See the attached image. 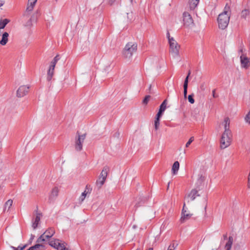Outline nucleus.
Here are the masks:
<instances>
[{
    "mask_svg": "<svg viewBox=\"0 0 250 250\" xmlns=\"http://www.w3.org/2000/svg\"><path fill=\"white\" fill-rule=\"evenodd\" d=\"M29 87L26 85L20 86L17 91V95L18 97H22L26 95L29 92Z\"/></svg>",
    "mask_w": 250,
    "mask_h": 250,
    "instance_id": "nucleus-12",
    "label": "nucleus"
},
{
    "mask_svg": "<svg viewBox=\"0 0 250 250\" xmlns=\"http://www.w3.org/2000/svg\"><path fill=\"white\" fill-rule=\"evenodd\" d=\"M230 16L226 14H220L219 15L217 21L219 28L225 29L228 25Z\"/></svg>",
    "mask_w": 250,
    "mask_h": 250,
    "instance_id": "nucleus-2",
    "label": "nucleus"
},
{
    "mask_svg": "<svg viewBox=\"0 0 250 250\" xmlns=\"http://www.w3.org/2000/svg\"><path fill=\"white\" fill-rule=\"evenodd\" d=\"M212 94H213V97L215 98L216 96H215V90H213V91H212Z\"/></svg>",
    "mask_w": 250,
    "mask_h": 250,
    "instance_id": "nucleus-53",
    "label": "nucleus"
},
{
    "mask_svg": "<svg viewBox=\"0 0 250 250\" xmlns=\"http://www.w3.org/2000/svg\"><path fill=\"white\" fill-rule=\"evenodd\" d=\"M230 7L227 4L225 7L224 12L222 13L221 14H226L229 15V16H230V11H229Z\"/></svg>",
    "mask_w": 250,
    "mask_h": 250,
    "instance_id": "nucleus-28",
    "label": "nucleus"
},
{
    "mask_svg": "<svg viewBox=\"0 0 250 250\" xmlns=\"http://www.w3.org/2000/svg\"><path fill=\"white\" fill-rule=\"evenodd\" d=\"M183 22L184 25L186 26H189L193 23V20L188 13H183Z\"/></svg>",
    "mask_w": 250,
    "mask_h": 250,
    "instance_id": "nucleus-11",
    "label": "nucleus"
},
{
    "mask_svg": "<svg viewBox=\"0 0 250 250\" xmlns=\"http://www.w3.org/2000/svg\"><path fill=\"white\" fill-rule=\"evenodd\" d=\"M169 249H170V250H175V249H174V248H172V246H171V245H170L169 246V247H168V249H167V250H169Z\"/></svg>",
    "mask_w": 250,
    "mask_h": 250,
    "instance_id": "nucleus-49",
    "label": "nucleus"
},
{
    "mask_svg": "<svg viewBox=\"0 0 250 250\" xmlns=\"http://www.w3.org/2000/svg\"><path fill=\"white\" fill-rule=\"evenodd\" d=\"M171 246H172V248L175 249L176 248V247L177 246V244H175V243H171Z\"/></svg>",
    "mask_w": 250,
    "mask_h": 250,
    "instance_id": "nucleus-44",
    "label": "nucleus"
},
{
    "mask_svg": "<svg viewBox=\"0 0 250 250\" xmlns=\"http://www.w3.org/2000/svg\"><path fill=\"white\" fill-rule=\"evenodd\" d=\"M188 89H184V96L185 98H187Z\"/></svg>",
    "mask_w": 250,
    "mask_h": 250,
    "instance_id": "nucleus-43",
    "label": "nucleus"
},
{
    "mask_svg": "<svg viewBox=\"0 0 250 250\" xmlns=\"http://www.w3.org/2000/svg\"><path fill=\"white\" fill-rule=\"evenodd\" d=\"M41 216L42 214L41 213L37 212L36 217L33 220L32 227L34 229L37 228L40 221Z\"/></svg>",
    "mask_w": 250,
    "mask_h": 250,
    "instance_id": "nucleus-18",
    "label": "nucleus"
},
{
    "mask_svg": "<svg viewBox=\"0 0 250 250\" xmlns=\"http://www.w3.org/2000/svg\"><path fill=\"white\" fill-rule=\"evenodd\" d=\"M162 116L159 115H156V117L154 121V127L155 130H157L159 128L160 125V120Z\"/></svg>",
    "mask_w": 250,
    "mask_h": 250,
    "instance_id": "nucleus-27",
    "label": "nucleus"
},
{
    "mask_svg": "<svg viewBox=\"0 0 250 250\" xmlns=\"http://www.w3.org/2000/svg\"><path fill=\"white\" fill-rule=\"evenodd\" d=\"M200 0H189L188 4L190 10H194L198 5Z\"/></svg>",
    "mask_w": 250,
    "mask_h": 250,
    "instance_id": "nucleus-20",
    "label": "nucleus"
},
{
    "mask_svg": "<svg viewBox=\"0 0 250 250\" xmlns=\"http://www.w3.org/2000/svg\"><path fill=\"white\" fill-rule=\"evenodd\" d=\"M10 22V20L4 19L0 20V29H3L5 26Z\"/></svg>",
    "mask_w": 250,
    "mask_h": 250,
    "instance_id": "nucleus-26",
    "label": "nucleus"
},
{
    "mask_svg": "<svg viewBox=\"0 0 250 250\" xmlns=\"http://www.w3.org/2000/svg\"><path fill=\"white\" fill-rule=\"evenodd\" d=\"M88 193V192H87L86 191V190H85H85H84V191L83 192V194H84V195H85V196H86V195H87Z\"/></svg>",
    "mask_w": 250,
    "mask_h": 250,
    "instance_id": "nucleus-52",
    "label": "nucleus"
},
{
    "mask_svg": "<svg viewBox=\"0 0 250 250\" xmlns=\"http://www.w3.org/2000/svg\"><path fill=\"white\" fill-rule=\"evenodd\" d=\"M86 196L84 195V194H82L81 196L80 197L79 200L80 201V203H82L83 200H84Z\"/></svg>",
    "mask_w": 250,
    "mask_h": 250,
    "instance_id": "nucleus-39",
    "label": "nucleus"
},
{
    "mask_svg": "<svg viewBox=\"0 0 250 250\" xmlns=\"http://www.w3.org/2000/svg\"><path fill=\"white\" fill-rule=\"evenodd\" d=\"M245 120L250 124V111L248 112L245 117Z\"/></svg>",
    "mask_w": 250,
    "mask_h": 250,
    "instance_id": "nucleus-35",
    "label": "nucleus"
},
{
    "mask_svg": "<svg viewBox=\"0 0 250 250\" xmlns=\"http://www.w3.org/2000/svg\"><path fill=\"white\" fill-rule=\"evenodd\" d=\"M136 250H140V249H137Z\"/></svg>",
    "mask_w": 250,
    "mask_h": 250,
    "instance_id": "nucleus-59",
    "label": "nucleus"
},
{
    "mask_svg": "<svg viewBox=\"0 0 250 250\" xmlns=\"http://www.w3.org/2000/svg\"><path fill=\"white\" fill-rule=\"evenodd\" d=\"M60 56L59 55H57L54 57L53 61L56 62H57L58 61L60 60Z\"/></svg>",
    "mask_w": 250,
    "mask_h": 250,
    "instance_id": "nucleus-41",
    "label": "nucleus"
},
{
    "mask_svg": "<svg viewBox=\"0 0 250 250\" xmlns=\"http://www.w3.org/2000/svg\"><path fill=\"white\" fill-rule=\"evenodd\" d=\"M54 74V69H52L51 68H49V69L47 71V80L48 81H50L52 80V78Z\"/></svg>",
    "mask_w": 250,
    "mask_h": 250,
    "instance_id": "nucleus-24",
    "label": "nucleus"
},
{
    "mask_svg": "<svg viewBox=\"0 0 250 250\" xmlns=\"http://www.w3.org/2000/svg\"><path fill=\"white\" fill-rule=\"evenodd\" d=\"M186 208V206H185V208H184V210H186V208Z\"/></svg>",
    "mask_w": 250,
    "mask_h": 250,
    "instance_id": "nucleus-58",
    "label": "nucleus"
},
{
    "mask_svg": "<svg viewBox=\"0 0 250 250\" xmlns=\"http://www.w3.org/2000/svg\"><path fill=\"white\" fill-rule=\"evenodd\" d=\"M198 191L195 189H193L191 190L190 192L186 197V199L190 198L191 201L194 200L196 197L199 196Z\"/></svg>",
    "mask_w": 250,
    "mask_h": 250,
    "instance_id": "nucleus-15",
    "label": "nucleus"
},
{
    "mask_svg": "<svg viewBox=\"0 0 250 250\" xmlns=\"http://www.w3.org/2000/svg\"><path fill=\"white\" fill-rule=\"evenodd\" d=\"M26 250H33V248H32V246Z\"/></svg>",
    "mask_w": 250,
    "mask_h": 250,
    "instance_id": "nucleus-55",
    "label": "nucleus"
},
{
    "mask_svg": "<svg viewBox=\"0 0 250 250\" xmlns=\"http://www.w3.org/2000/svg\"><path fill=\"white\" fill-rule=\"evenodd\" d=\"M77 138H76L75 144V149L78 151H80L83 149V144L86 137V134L80 135L79 132L77 133Z\"/></svg>",
    "mask_w": 250,
    "mask_h": 250,
    "instance_id": "nucleus-8",
    "label": "nucleus"
},
{
    "mask_svg": "<svg viewBox=\"0 0 250 250\" xmlns=\"http://www.w3.org/2000/svg\"><path fill=\"white\" fill-rule=\"evenodd\" d=\"M2 5H3V3H0V7L1 6H2Z\"/></svg>",
    "mask_w": 250,
    "mask_h": 250,
    "instance_id": "nucleus-57",
    "label": "nucleus"
},
{
    "mask_svg": "<svg viewBox=\"0 0 250 250\" xmlns=\"http://www.w3.org/2000/svg\"><path fill=\"white\" fill-rule=\"evenodd\" d=\"M224 123L225 131L223 133L231 134V131L229 129L230 121L229 117H226L224 119Z\"/></svg>",
    "mask_w": 250,
    "mask_h": 250,
    "instance_id": "nucleus-16",
    "label": "nucleus"
},
{
    "mask_svg": "<svg viewBox=\"0 0 250 250\" xmlns=\"http://www.w3.org/2000/svg\"><path fill=\"white\" fill-rule=\"evenodd\" d=\"M241 63L242 66L245 68H247L250 65V59L248 58L244 55L240 57Z\"/></svg>",
    "mask_w": 250,
    "mask_h": 250,
    "instance_id": "nucleus-14",
    "label": "nucleus"
},
{
    "mask_svg": "<svg viewBox=\"0 0 250 250\" xmlns=\"http://www.w3.org/2000/svg\"><path fill=\"white\" fill-rule=\"evenodd\" d=\"M205 180V177L204 176H203L202 175H200V176L198 179L197 183L200 185H201L204 182Z\"/></svg>",
    "mask_w": 250,
    "mask_h": 250,
    "instance_id": "nucleus-30",
    "label": "nucleus"
},
{
    "mask_svg": "<svg viewBox=\"0 0 250 250\" xmlns=\"http://www.w3.org/2000/svg\"><path fill=\"white\" fill-rule=\"evenodd\" d=\"M41 243H37V244L32 246V248H33V250H44L45 249V246L43 244Z\"/></svg>",
    "mask_w": 250,
    "mask_h": 250,
    "instance_id": "nucleus-25",
    "label": "nucleus"
},
{
    "mask_svg": "<svg viewBox=\"0 0 250 250\" xmlns=\"http://www.w3.org/2000/svg\"><path fill=\"white\" fill-rule=\"evenodd\" d=\"M48 244L50 246L57 250H70L66 247V244L64 242H62L59 239L51 240L48 242Z\"/></svg>",
    "mask_w": 250,
    "mask_h": 250,
    "instance_id": "nucleus-5",
    "label": "nucleus"
},
{
    "mask_svg": "<svg viewBox=\"0 0 250 250\" xmlns=\"http://www.w3.org/2000/svg\"><path fill=\"white\" fill-rule=\"evenodd\" d=\"M248 187L250 188V172L248 178Z\"/></svg>",
    "mask_w": 250,
    "mask_h": 250,
    "instance_id": "nucleus-46",
    "label": "nucleus"
},
{
    "mask_svg": "<svg viewBox=\"0 0 250 250\" xmlns=\"http://www.w3.org/2000/svg\"><path fill=\"white\" fill-rule=\"evenodd\" d=\"M31 20L32 18H30L29 20L27 22L26 24V26H30L31 25Z\"/></svg>",
    "mask_w": 250,
    "mask_h": 250,
    "instance_id": "nucleus-42",
    "label": "nucleus"
},
{
    "mask_svg": "<svg viewBox=\"0 0 250 250\" xmlns=\"http://www.w3.org/2000/svg\"><path fill=\"white\" fill-rule=\"evenodd\" d=\"M233 242V238L232 236H229V239L225 245L226 250H230Z\"/></svg>",
    "mask_w": 250,
    "mask_h": 250,
    "instance_id": "nucleus-23",
    "label": "nucleus"
},
{
    "mask_svg": "<svg viewBox=\"0 0 250 250\" xmlns=\"http://www.w3.org/2000/svg\"><path fill=\"white\" fill-rule=\"evenodd\" d=\"M190 74V71H189L188 73V76L186 77V79L185 80L184 83H188V77H189Z\"/></svg>",
    "mask_w": 250,
    "mask_h": 250,
    "instance_id": "nucleus-40",
    "label": "nucleus"
},
{
    "mask_svg": "<svg viewBox=\"0 0 250 250\" xmlns=\"http://www.w3.org/2000/svg\"><path fill=\"white\" fill-rule=\"evenodd\" d=\"M108 171L109 167L107 166L104 167L98 179L96 181V185L99 188H101L104 183Z\"/></svg>",
    "mask_w": 250,
    "mask_h": 250,
    "instance_id": "nucleus-3",
    "label": "nucleus"
},
{
    "mask_svg": "<svg viewBox=\"0 0 250 250\" xmlns=\"http://www.w3.org/2000/svg\"><path fill=\"white\" fill-rule=\"evenodd\" d=\"M88 193V192H87L86 191V190H85H85H84V191L83 192V194H84V195H85V196H86V195H87Z\"/></svg>",
    "mask_w": 250,
    "mask_h": 250,
    "instance_id": "nucleus-51",
    "label": "nucleus"
},
{
    "mask_svg": "<svg viewBox=\"0 0 250 250\" xmlns=\"http://www.w3.org/2000/svg\"><path fill=\"white\" fill-rule=\"evenodd\" d=\"M179 166L180 164L178 161H175L173 163L172 167V172L173 175H176L179 169Z\"/></svg>",
    "mask_w": 250,
    "mask_h": 250,
    "instance_id": "nucleus-21",
    "label": "nucleus"
},
{
    "mask_svg": "<svg viewBox=\"0 0 250 250\" xmlns=\"http://www.w3.org/2000/svg\"><path fill=\"white\" fill-rule=\"evenodd\" d=\"M131 0V1H132V0Z\"/></svg>",
    "mask_w": 250,
    "mask_h": 250,
    "instance_id": "nucleus-60",
    "label": "nucleus"
},
{
    "mask_svg": "<svg viewBox=\"0 0 250 250\" xmlns=\"http://www.w3.org/2000/svg\"><path fill=\"white\" fill-rule=\"evenodd\" d=\"M231 137V134L223 133L220 140L221 149H225L230 145Z\"/></svg>",
    "mask_w": 250,
    "mask_h": 250,
    "instance_id": "nucleus-7",
    "label": "nucleus"
},
{
    "mask_svg": "<svg viewBox=\"0 0 250 250\" xmlns=\"http://www.w3.org/2000/svg\"><path fill=\"white\" fill-rule=\"evenodd\" d=\"M147 250H153L152 248H149Z\"/></svg>",
    "mask_w": 250,
    "mask_h": 250,
    "instance_id": "nucleus-56",
    "label": "nucleus"
},
{
    "mask_svg": "<svg viewBox=\"0 0 250 250\" xmlns=\"http://www.w3.org/2000/svg\"><path fill=\"white\" fill-rule=\"evenodd\" d=\"M150 98V96H149V95L146 96L143 101V103L145 104H147Z\"/></svg>",
    "mask_w": 250,
    "mask_h": 250,
    "instance_id": "nucleus-32",
    "label": "nucleus"
},
{
    "mask_svg": "<svg viewBox=\"0 0 250 250\" xmlns=\"http://www.w3.org/2000/svg\"><path fill=\"white\" fill-rule=\"evenodd\" d=\"M167 36L168 39V42L169 41V39H171V38H170V34L168 32H167Z\"/></svg>",
    "mask_w": 250,
    "mask_h": 250,
    "instance_id": "nucleus-48",
    "label": "nucleus"
},
{
    "mask_svg": "<svg viewBox=\"0 0 250 250\" xmlns=\"http://www.w3.org/2000/svg\"><path fill=\"white\" fill-rule=\"evenodd\" d=\"M188 83H184L183 87L184 89H188Z\"/></svg>",
    "mask_w": 250,
    "mask_h": 250,
    "instance_id": "nucleus-45",
    "label": "nucleus"
},
{
    "mask_svg": "<svg viewBox=\"0 0 250 250\" xmlns=\"http://www.w3.org/2000/svg\"><path fill=\"white\" fill-rule=\"evenodd\" d=\"M169 43L170 52L172 53L173 57L178 56L179 54L180 45L172 37H171V39H169Z\"/></svg>",
    "mask_w": 250,
    "mask_h": 250,
    "instance_id": "nucleus-6",
    "label": "nucleus"
},
{
    "mask_svg": "<svg viewBox=\"0 0 250 250\" xmlns=\"http://www.w3.org/2000/svg\"><path fill=\"white\" fill-rule=\"evenodd\" d=\"M137 50V44L136 43L128 42L123 51V55L126 58H130Z\"/></svg>",
    "mask_w": 250,
    "mask_h": 250,
    "instance_id": "nucleus-1",
    "label": "nucleus"
},
{
    "mask_svg": "<svg viewBox=\"0 0 250 250\" xmlns=\"http://www.w3.org/2000/svg\"><path fill=\"white\" fill-rule=\"evenodd\" d=\"M8 37H9V34L7 32L3 33L2 34V39L0 41V44H1L2 45H5L8 42Z\"/></svg>",
    "mask_w": 250,
    "mask_h": 250,
    "instance_id": "nucleus-19",
    "label": "nucleus"
},
{
    "mask_svg": "<svg viewBox=\"0 0 250 250\" xmlns=\"http://www.w3.org/2000/svg\"><path fill=\"white\" fill-rule=\"evenodd\" d=\"M167 104V99L165 100L161 104L158 112L156 115L162 116L165 111Z\"/></svg>",
    "mask_w": 250,
    "mask_h": 250,
    "instance_id": "nucleus-17",
    "label": "nucleus"
},
{
    "mask_svg": "<svg viewBox=\"0 0 250 250\" xmlns=\"http://www.w3.org/2000/svg\"><path fill=\"white\" fill-rule=\"evenodd\" d=\"M27 246V244L24 245L22 246H19L17 249L18 250H23L25 248H26Z\"/></svg>",
    "mask_w": 250,
    "mask_h": 250,
    "instance_id": "nucleus-37",
    "label": "nucleus"
},
{
    "mask_svg": "<svg viewBox=\"0 0 250 250\" xmlns=\"http://www.w3.org/2000/svg\"><path fill=\"white\" fill-rule=\"evenodd\" d=\"M13 204V200L9 199L4 204L3 211H8Z\"/></svg>",
    "mask_w": 250,
    "mask_h": 250,
    "instance_id": "nucleus-22",
    "label": "nucleus"
},
{
    "mask_svg": "<svg viewBox=\"0 0 250 250\" xmlns=\"http://www.w3.org/2000/svg\"><path fill=\"white\" fill-rule=\"evenodd\" d=\"M57 62H55L54 61H52L51 62L50 65L49 66L50 68H51L52 69H55L56 64Z\"/></svg>",
    "mask_w": 250,
    "mask_h": 250,
    "instance_id": "nucleus-38",
    "label": "nucleus"
},
{
    "mask_svg": "<svg viewBox=\"0 0 250 250\" xmlns=\"http://www.w3.org/2000/svg\"><path fill=\"white\" fill-rule=\"evenodd\" d=\"M37 1V0H28L26 11L23 14V17H29L30 12L33 10Z\"/></svg>",
    "mask_w": 250,
    "mask_h": 250,
    "instance_id": "nucleus-9",
    "label": "nucleus"
},
{
    "mask_svg": "<svg viewBox=\"0 0 250 250\" xmlns=\"http://www.w3.org/2000/svg\"><path fill=\"white\" fill-rule=\"evenodd\" d=\"M85 190L87 192L90 193L92 190V188H91L90 186L86 185L85 187Z\"/></svg>",
    "mask_w": 250,
    "mask_h": 250,
    "instance_id": "nucleus-36",
    "label": "nucleus"
},
{
    "mask_svg": "<svg viewBox=\"0 0 250 250\" xmlns=\"http://www.w3.org/2000/svg\"><path fill=\"white\" fill-rule=\"evenodd\" d=\"M194 140V138L193 136H192L188 140V142L186 143V147H188L189 145L191 144V143H192L193 142V141Z\"/></svg>",
    "mask_w": 250,
    "mask_h": 250,
    "instance_id": "nucleus-31",
    "label": "nucleus"
},
{
    "mask_svg": "<svg viewBox=\"0 0 250 250\" xmlns=\"http://www.w3.org/2000/svg\"><path fill=\"white\" fill-rule=\"evenodd\" d=\"M10 248L12 249L13 250H18L16 247H15L14 246H11Z\"/></svg>",
    "mask_w": 250,
    "mask_h": 250,
    "instance_id": "nucleus-50",
    "label": "nucleus"
},
{
    "mask_svg": "<svg viewBox=\"0 0 250 250\" xmlns=\"http://www.w3.org/2000/svg\"><path fill=\"white\" fill-rule=\"evenodd\" d=\"M59 189L58 187H55L52 188L48 196V202L49 203L55 201L59 195Z\"/></svg>",
    "mask_w": 250,
    "mask_h": 250,
    "instance_id": "nucleus-10",
    "label": "nucleus"
},
{
    "mask_svg": "<svg viewBox=\"0 0 250 250\" xmlns=\"http://www.w3.org/2000/svg\"><path fill=\"white\" fill-rule=\"evenodd\" d=\"M185 207V204H184L183 209L182 211V216L180 219V221L181 223H183L186 222L187 220L189 219L191 216L192 214L187 213L186 210H184V208Z\"/></svg>",
    "mask_w": 250,
    "mask_h": 250,
    "instance_id": "nucleus-13",
    "label": "nucleus"
},
{
    "mask_svg": "<svg viewBox=\"0 0 250 250\" xmlns=\"http://www.w3.org/2000/svg\"><path fill=\"white\" fill-rule=\"evenodd\" d=\"M250 11L248 9H245L243 10L241 12V17L243 18H246L247 16L249 15Z\"/></svg>",
    "mask_w": 250,
    "mask_h": 250,
    "instance_id": "nucleus-29",
    "label": "nucleus"
},
{
    "mask_svg": "<svg viewBox=\"0 0 250 250\" xmlns=\"http://www.w3.org/2000/svg\"><path fill=\"white\" fill-rule=\"evenodd\" d=\"M55 233V230L53 228H50L42 234L37 240V243H42L47 241Z\"/></svg>",
    "mask_w": 250,
    "mask_h": 250,
    "instance_id": "nucleus-4",
    "label": "nucleus"
},
{
    "mask_svg": "<svg viewBox=\"0 0 250 250\" xmlns=\"http://www.w3.org/2000/svg\"><path fill=\"white\" fill-rule=\"evenodd\" d=\"M121 0H108L109 4L111 5H113L115 3H118Z\"/></svg>",
    "mask_w": 250,
    "mask_h": 250,
    "instance_id": "nucleus-34",
    "label": "nucleus"
},
{
    "mask_svg": "<svg viewBox=\"0 0 250 250\" xmlns=\"http://www.w3.org/2000/svg\"><path fill=\"white\" fill-rule=\"evenodd\" d=\"M34 237H35V236H34V235L31 234V238H30V240H29V241H30V243H31L32 241V240H33V239L34 238Z\"/></svg>",
    "mask_w": 250,
    "mask_h": 250,
    "instance_id": "nucleus-47",
    "label": "nucleus"
},
{
    "mask_svg": "<svg viewBox=\"0 0 250 250\" xmlns=\"http://www.w3.org/2000/svg\"><path fill=\"white\" fill-rule=\"evenodd\" d=\"M223 237H224V239H226L227 238V234H224L223 235Z\"/></svg>",
    "mask_w": 250,
    "mask_h": 250,
    "instance_id": "nucleus-54",
    "label": "nucleus"
},
{
    "mask_svg": "<svg viewBox=\"0 0 250 250\" xmlns=\"http://www.w3.org/2000/svg\"><path fill=\"white\" fill-rule=\"evenodd\" d=\"M193 94L189 95L188 96V100L189 103L191 104H193L194 103V99L193 98Z\"/></svg>",
    "mask_w": 250,
    "mask_h": 250,
    "instance_id": "nucleus-33",
    "label": "nucleus"
}]
</instances>
